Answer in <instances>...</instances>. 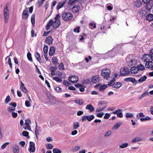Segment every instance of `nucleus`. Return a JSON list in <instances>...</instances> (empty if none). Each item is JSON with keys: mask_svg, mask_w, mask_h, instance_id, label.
I'll list each match as a JSON object with an SVG mask.
<instances>
[{"mask_svg": "<svg viewBox=\"0 0 153 153\" xmlns=\"http://www.w3.org/2000/svg\"><path fill=\"white\" fill-rule=\"evenodd\" d=\"M78 1V0H70L68 2V4L70 5H72L76 3Z\"/></svg>", "mask_w": 153, "mask_h": 153, "instance_id": "33", "label": "nucleus"}, {"mask_svg": "<svg viewBox=\"0 0 153 153\" xmlns=\"http://www.w3.org/2000/svg\"><path fill=\"white\" fill-rule=\"evenodd\" d=\"M73 17L72 15L70 13L66 12L63 13L62 15L63 19L65 21H69Z\"/></svg>", "mask_w": 153, "mask_h": 153, "instance_id": "2", "label": "nucleus"}, {"mask_svg": "<svg viewBox=\"0 0 153 153\" xmlns=\"http://www.w3.org/2000/svg\"><path fill=\"white\" fill-rule=\"evenodd\" d=\"M28 151L30 152H34L35 151V143L33 142H30V148Z\"/></svg>", "mask_w": 153, "mask_h": 153, "instance_id": "7", "label": "nucleus"}, {"mask_svg": "<svg viewBox=\"0 0 153 153\" xmlns=\"http://www.w3.org/2000/svg\"><path fill=\"white\" fill-rule=\"evenodd\" d=\"M151 119H152L151 117L148 116H147L144 118H141L140 119V120L142 122H143L146 120H150Z\"/></svg>", "mask_w": 153, "mask_h": 153, "instance_id": "29", "label": "nucleus"}, {"mask_svg": "<svg viewBox=\"0 0 153 153\" xmlns=\"http://www.w3.org/2000/svg\"><path fill=\"white\" fill-rule=\"evenodd\" d=\"M107 87V85L104 84L101 85L99 88V90L101 91H103Z\"/></svg>", "mask_w": 153, "mask_h": 153, "instance_id": "25", "label": "nucleus"}, {"mask_svg": "<svg viewBox=\"0 0 153 153\" xmlns=\"http://www.w3.org/2000/svg\"><path fill=\"white\" fill-rule=\"evenodd\" d=\"M53 153H61V151L57 148L54 149L53 150Z\"/></svg>", "mask_w": 153, "mask_h": 153, "instance_id": "41", "label": "nucleus"}, {"mask_svg": "<svg viewBox=\"0 0 153 153\" xmlns=\"http://www.w3.org/2000/svg\"><path fill=\"white\" fill-rule=\"evenodd\" d=\"M94 116L93 115H91L89 116H87V120L89 121H90L94 119Z\"/></svg>", "mask_w": 153, "mask_h": 153, "instance_id": "31", "label": "nucleus"}, {"mask_svg": "<svg viewBox=\"0 0 153 153\" xmlns=\"http://www.w3.org/2000/svg\"><path fill=\"white\" fill-rule=\"evenodd\" d=\"M35 57L36 58L38 61H39L40 63L42 62L40 61L41 60V59L39 54V53L36 52V53H35Z\"/></svg>", "mask_w": 153, "mask_h": 153, "instance_id": "24", "label": "nucleus"}, {"mask_svg": "<svg viewBox=\"0 0 153 153\" xmlns=\"http://www.w3.org/2000/svg\"><path fill=\"white\" fill-rule=\"evenodd\" d=\"M46 148L47 149H52L53 148V145L50 143H48L46 145Z\"/></svg>", "mask_w": 153, "mask_h": 153, "instance_id": "42", "label": "nucleus"}, {"mask_svg": "<svg viewBox=\"0 0 153 153\" xmlns=\"http://www.w3.org/2000/svg\"><path fill=\"white\" fill-rule=\"evenodd\" d=\"M106 105L104 106V107L102 108H97L96 109V111L97 112H100L106 108Z\"/></svg>", "mask_w": 153, "mask_h": 153, "instance_id": "46", "label": "nucleus"}, {"mask_svg": "<svg viewBox=\"0 0 153 153\" xmlns=\"http://www.w3.org/2000/svg\"><path fill=\"white\" fill-rule=\"evenodd\" d=\"M68 80L73 83L77 82L78 80V78L75 75H72L69 77Z\"/></svg>", "mask_w": 153, "mask_h": 153, "instance_id": "6", "label": "nucleus"}, {"mask_svg": "<svg viewBox=\"0 0 153 153\" xmlns=\"http://www.w3.org/2000/svg\"><path fill=\"white\" fill-rule=\"evenodd\" d=\"M28 16V11L27 10H24L22 13V18L25 19H27Z\"/></svg>", "mask_w": 153, "mask_h": 153, "instance_id": "15", "label": "nucleus"}, {"mask_svg": "<svg viewBox=\"0 0 153 153\" xmlns=\"http://www.w3.org/2000/svg\"><path fill=\"white\" fill-rule=\"evenodd\" d=\"M149 95V93L147 91L145 92L144 93L142 94L141 95L138 97L137 98V100H140L142 99L145 96H146Z\"/></svg>", "mask_w": 153, "mask_h": 153, "instance_id": "23", "label": "nucleus"}, {"mask_svg": "<svg viewBox=\"0 0 153 153\" xmlns=\"http://www.w3.org/2000/svg\"><path fill=\"white\" fill-rule=\"evenodd\" d=\"M145 8L148 10H150L151 9L152 6L150 4H147L146 5Z\"/></svg>", "mask_w": 153, "mask_h": 153, "instance_id": "51", "label": "nucleus"}, {"mask_svg": "<svg viewBox=\"0 0 153 153\" xmlns=\"http://www.w3.org/2000/svg\"><path fill=\"white\" fill-rule=\"evenodd\" d=\"M111 134V131H109L106 132V133L104 134V136L105 137H107L108 136H109Z\"/></svg>", "mask_w": 153, "mask_h": 153, "instance_id": "52", "label": "nucleus"}, {"mask_svg": "<svg viewBox=\"0 0 153 153\" xmlns=\"http://www.w3.org/2000/svg\"><path fill=\"white\" fill-rule=\"evenodd\" d=\"M54 22L53 21L52 19H51L48 23L47 24L46 26V29L47 30H48L50 29V27L52 26Z\"/></svg>", "mask_w": 153, "mask_h": 153, "instance_id": "16", "label": "nucleus"}, {"mask_svg": "<svg viewBox=\"0 0 153 153\" xmlns=\"http://www.w3.org/2000/svg\"><path fill=\"white\" fill-rule=\"evenodd\" d=\"M80 7L78 5H74L71 9L72 11L74 13H77L79 12Z\"/></svg>", "mask_w": 153, "mask_h": 153, "instance_id": "9", "label": "nucleus"}, {"mask_svg": "<svg viewBox=\"0 0 153 153\" xmlns=\"http://www.w3.org/2000/svg\"><path fill=\"white\" fill-rule=\"evenodd\" d=\"M110 114L108 113H106L105 116L104 117V119H108L110 117Z\"/></svg>", "mask_w": 153, "mask_h": 153, "instance_id": "53", "label": "nucleus"}, {"mask_svg": "<svg viewBox=\"0 0 153 153\" xmlns=\"http://www.w3.org/2000/svg\"><path fill=\"white\" fill-rule=\"evenodd\" d=\"M63 84L66 86H68L69 85H71L70 83L66 80H64V81Z\"/></svg>", "mask_w": 153, "mask_h": 153, "instance_id": "59", "label": "nucleus"}, {"mask_svg": "<svg viewBox=\"0 0 153 153\" xmlns=\"http://www.w3.org/2000/svg\"><path fill=\"white\" fill-rule=\"evenodd\" d=\"M15 146L16 147L13 146V152L14 153H18L19 149V147L17 145H16Z\"/></svg>", "mask_w": 153, "mask_h": 153, "instance_id": "32", "label": "nucleus"}, {"mask_svg": "<svg viewBox=\"0 0 153 153\" xmlns=\"http://www.w3.org/2000/svg\"><path fill=\"white\" fill-rule=\"evenodd\" d=\"M125 116L126 118H131L133 116V114L129 113H126Z\"/></svg>", "mask_w": 153, "mask_h": 153, "instance_id": "43", "label": "nucleus"}, {"mask_svg": "<svg viewBox=\"0 0 153 153\" xmlns=\"http://www.w3.org/2000/svg\"><path fill=\"white\" fill-rule=\"evenodd\" d=\"M137 66L138 71L139 70L142 71L145 69L144 66L141 64L138 65Z\"/></svg>", "mask_w": 153, "mask_h": 153, "instance_id": "26", "label": "nucleus"}, {"mask_svg": "<svg viewBox=\"0 0 153 153\" xmlns=\"http://www.w3.org/2000/svg\"><path fill=\"white\" fill-rule=\"evenodd\" d=\"M25 105L27 107H30V104L29 101L26 100L25 102Z\"/></svg>", "mask_w": 153, "mask_h": 153, "instance_id": "58", "label": "nucleus"}, {"mask_svg": "<svg viewBox=\"0 0 153 153\" xmlns=\"http://www.w3.org/2000/svg\"><path fill=\"white\" fill-rule=\"evenodd\" d=\"M139 13L142 16H143L145 15L147 13V12L146 10L143 9L140 10L139 11Z\"/></svg>", "mask_w": 153, "mask_h": 153, "instance_id": "22", "label": "nucleus"}, {"mask_svg": "<svg viewBox=\"0 0 153 153\" xmlns=\"http://www.w3.org/2000/svg\"><path fill=\"white\" fill-rule=\"evenodd\" d=\"M146 19L149 21L153 20V14L151 13L149 14L146 16Z\"/></svg>", "mask_w": 153, "mask_h": 153, "instance_id": "20", "label": "nucleus"}, {"mask_svg": "<svg viewBox=\"0 0 153 153\" xmlns=\"http://www.w3.org/2000/svg\"><path fill=\"white\" fill-rule=\"evenodd\" d=\"M142 139L140 137H136L133 139L132 141L133 143H134L137 141H139L141 140Z\"/></svg>", "mask_w": 153, "mask_h": 153, "instance_id": "36", "label": "nucleus"}, {"mask_svg": "<svg viewBox=\"0 0 153 153\" xmlns=\"http://www.w3.org/2000/svg\"><path fill=\"white\" fill-rule=\"evenodd\" d=\"M148 65L147 64V63H146L145 66L146 68H151V70H153V64L152 63L150 62L149 63H148Z\"/></svg>", "mask_w": 153, "mask_h": 153, "instance_id": "21", "label": "nucleus"}, {"mask_svg": "<svg viewBox=\"0 0 153 153\" xmlns=\"http://www.w3.org/2000/svg\"><path fill=\"white\" fill-rule=\"evenodd\" d=\"M74 102L76 104L79 105H81L83 103V102L82 100L81 101L79 99H76L74 101Z\"/></svg>", "mask_w": 153, "mask_h": 153, "instance_id": "28", "label": "nucleus"}, {"mask_svg": "<svg viewBox=\"0 0 153 153\" xmlns=\"http://www.w3.org/2000/svg\"><path fill=\"white\" fill-rule=\"evenodd\" d=\"M22 91L24 92L25 93H27L28 92V91L26 88L25 87L23 88H22L21 89Z\"/></svg>", "mask_w": 153, "mask_h": 153, "instance_id": "63", "label": "nucleus"}, {"mask_svg": "<svg viewBox=\"0 0 153 153\" xmlns=\"http://www.w3.org/2000/svg\"><path fill=\"white\" fill-rule=\"evenodd\" d=\"M143 59L144 61L146 62L147 64L148 65V63H149L150 62H152V57L149 54H145L143 55Z\"/></svg>", "mask_w": 153, "mask_h": 153, "instance_id": "5", "label": "nucleus"}, {"mask_svg": "<svg viewBox=\"0 0 153 153\" xmlns=\"http://www.w3.org/2000/svg\"><path fill=\"white\" fill-rule=\"evenodd\" d=\"M27 57L28 59L30 61L32 62V59L31 57V54L30 53L28 52L27 53Z\"/></svg>", "mask_w": 153, "mask_h": 153, "instance_id": "38", "label": "nucleus"}, {"mask_svg": "<svg viewBox=\"0 0 153 153\" xmlns=\"http://www.w3.org/2000/svg\"><path fill=\"white\" fill-rule=\"evenodd\" d=\"M8 8V4H6L5 5L4 11L5 22L6 23H7V22L8 18L9 17V11Z\"/></svg>", "mask_w": 153, "mask_h": 153, "instance_id": "3", "label": "nucleus"}, {"mask_svg": "<svg viewBox=\"0 0 153 153\" xmlns=\"http://www.w3.org/2000/svg\"><path fill=\"white\" fill-rule=\"evenodd\" d=\"M45 1V0H41V1H38V7H40L42 6Z\"/></svg>", "mask_w": 153, "mask_h": 153, "instance_id": "48", "label": "nucleus"}, {"mask_svg": "<svg viewBox=\"0 0 153 153\" xmlns=\"http://www.w3.org/2000/svg\"><path fill=\"white\" fill-rule=\"evenodd\" d=\"M55 48L53 46L50 47L49 52V54L50 56H52L54 55L55 53Z\"/></svg>", "mask_w": 153, "mask_h": 153, "instance_id": "14", "label": "nucleus"}, {"mask_svg": "<svg viewBox=\"0 0 153 153\" xmlns=\"http://www.w3.org/2000/svg\"><path fill=\"white\" fill-rule=\"evenodd\" d=\"M104 113L103 112H101L97 114L96 116L99 117H102L104 115Z\"/></svg>", "mask_w": 153, "mask_h": 153, "instance_id": "50", "label": "nucleus"}, {"mask_svg": "<svg viewBox=\"0 0 153 153\" xmlns=\"http://www.w3.org/2000/svg\"><path fill=\"white\" fill-rule=\"evenodd\" d=\"M31 122L29 119H27L26 120L25 123V130L28 129L29 130H31V128L29 125V123H31Z\"/></svg>", "mask_w": 153, "mask_h": 153, "instance_id": "8", "label": "nucleus"}, {"mask_svg": "<svg viewBox=\"0 0 153 153\" xmlns=\"http://www.w3.org/2000/svg\"><path fill=\"white\" fill-rule=\"evenodd\" d=\"M22 134L24 136L26 137L28 136L29 133L27 131H24L22 132Z\"/></svg>", "mask_w": 153, "mask_h": 153, "instance_id": "55", "label": "nucleus"}, {"mask_svg": "<svg viewBox=\"0 0 153 153\" xmlns=\"http://www.w3.org/2000/svg\"><path fill=\"white\" fill-rule=\"evenodd\" d=\"M65 3V2L64 1H62L59 3L57 6V9L59 10L64 5Z\"/></svg>", "mask_w": 153, "mask_h": 153, "instance_id": "27", "label": "nucleus"}, {"mask_svg": "<svg viewBox=\"0 0 153 153\" xmlns=\"http://www.w3.org/2000/svg\"><path fill=\"white\" fill-rule=\"evenodd\" d=\"M110 73V70L108 68H105L102 70L101 75L104 78L107 79L109 77Z\"/></svg>", "mask_w": 153, "mask_h": 153, "instance_id": "4", "label": "nucleus"}, {"mask_svg": "<svg viewBox=\"0 0 153 153\" xmlns=\"http://www.w3.org/2000/svg\"><path fill=\"white\" fill-rule=\"evenodd\" d=\"M147 76H146L144 75L142 77H141L138 80V81L139 82H143V81H145L146 80V79H147Z\"/></svg>", "mask_w": 153, "mask_h": 153, "instance_id": "35", "label": "nucleus"}, {"mask_svg": "<svg viewBox=\"0 0 153 153\" xmlns=\"http://www.w3.org/2000/svg\"><path fill=\"white\" fill-rule=\"evenodd\" d=\"M120 76H128L130 74L129 69L126 67L122 68L120 70Z\"/></svg>", "mask_w": 153, "mask_h": 153, "instance_id": "1", "label": "nucleus"}, {"mask_svg": "<svg viewBox=\"0 0 153 153\" xmlns=\"http://www.w3.org/2000/svg\"><path fill=\"white\" fill-rule=\"evenodd\" d=\"M53 39L51 36H48L45 39L46 42L48 45L52 44Z\"/></svg>", "mask_w": 153, "mask_h": 153, "instance_id": "13", "label": "nucleus"}, {"mask_svg": "<svg viewBox=\"0 0 153 153\" xmlns=\"http://www.w3.org/2000/svg\"><path fill=\"white\" fill-rule=\"evenodd\" d=\"M11 100L10 96L8 95L5 99L4 102L6 104L8 103Z\"/></svg>", "mask_w": 153, "mask_h": 153, "instance_id": "37", "label": "nucleus"}, {"mask_svg": "<svg viewBox=\"0 0 153 153\" xmlns=\"http://www.w3.org/2000/svg\"><path fill=\"white\" fill-rule=\"evenodd\" d=\"M52 62L54 64L58 65L59 63L58 62V60L57 59L56 57H53L52 59Z\"/></svg>", "mask_w": 153, "mask_h": 153, "instance_id": "30", "label": "nucleus"}, {"mask_svg": "<svg viewBox=\"0 0 153 153\" xmlns=\"http://www.w3.org/2000/svg\"><path fill=\"white\" fill-rule=\"evenodd\" d=\"M48 46L45 45L43 48V51L44 53H48Z\"/></svg>", "mask_w": 153, "mask_h": 153, "instance_id": "45", "label": "nucleus"}, {"mask_svg": "<svg viewBox=\"0 0 153 153\" xmlns=\"http://www.w3.org/2000/svg\"><path fill=\"white\" fill-rule=\"evenodd\" d=\"M128 144L127 143H123L122 145H120V148H124L128 146Z\"/></svg>", "mask_w": 153, "mask_h": 153, "instance_id": "44", "label": "nucleus"}, {"mask_svg": "<svg viewBox=\"0 0 153 153\" xmlns=\"http://www.w3.org/2000/svg\"><path fill=\"white\" fill-rule=\"evenodd\" d=\"M60 20H56L53 22V28L56 29L59 27L60 24Z\"/></svg>", "mask_w": 153, "mask_h": 153, "instance_id": "11", "label": "nucleus"}, {"mask_svg": "<svg viewBox=\"0 0 153 153\" xmlns=\"http://www.w3.org/2000/svg\"><path fill=\"white\" fill-rule=\"evenodd\" d=\"M121 125V123H116L115 124L114 127L115 129H118L120 127Z\"/></svg>", "mask_w": 153, "mask_h": 153, "instance_id": "47", "label": "nucleus"}, {"mask_svg": "<svg viewBox=\"0 0 153 153\" xmlns=\"http://www.w3.org/2000/svg\"><path fill=\"white\" fill-rule=\"evenodd\" d=\"M31 22L32 25H34L35 24V15L33 14L32 16L31 19Z\"/></svg>", "mask_w": 153, "mask_h": 153, "instance_id": "34", "label": "nucleus"}, {"mask_svg": "<svg viewBox=\"0 0 153 153\" xmlns=\"http://www.w3.org/2000/svg\"><path fill=\"white\" fill-rule=\"evenodd\" d=\"M79 127V124L78 122H75L74 123L73 129H76Z\"/></svg>", "mask_w": 153, "mask_h": 153, "instance_id": "40", "label": "nucleus"}, {"mask_svg": "<svg viewBox=\"0 0 153 153\" xmlns=\"http://www.w3.org/2000/svg\"><path fill=\"white\" fill-rule=\"evenodd\" d=\"M36 127L35 128V132L36 136V137H37V136H38L39 135V131L38 129H37V126L36 125Z\"/></svg>", "mask_w": 153, "mask_h": 153, "instance_id": "57", "label": "nucleus"}, {"mask_svg": "<svg viewBox=\"0 0 153 153\" xmlns=\"http://www.w3.org/2000/svg\"><path fill=\"white\" fill-rule=\"evenodd\" d=\"M117 116L118 117L122 118L123 117V113L121 112H119L117 113Z\"/></svg>", "mask_w": 153, "mask_h": 153, "instance_id": "56", "label": "nucleus"}, {"mask_svg": "<svg viewBox=\"0 0 153 153\" xmlns=\"http://www.w3.org/2000/svg\"><path fill=\"white\" fill-rule=\"evenodd\" d=\"M91 82L94 83H98L100 80V79L98 76H95L92 77Z\"/></svg>", "mask_w": 153, "mask_h": 153, "instance_id": "10", "label": "nucleus"}, {"mask_svg": "<svg viewBox=\"0 0 153 153\" xmlns=\"http://www.w3.org/2000/svg\"><path fill=\"white\" fill-rule=\"evenodd\" d=\"M79 90L81 92H83L84 91V87L82 85L79 87Z\"/></svg>", "mask_w": 153, "mask_h": 153, "instance_id": "62", "label": "nucleus"}, {"mask_svg": "<svg viewBox=\"0 0 153 153\" xmlns=\"http://www.w3.org/2000/svg\"><path fill=\"white\" fill-rule=\"evenodd\" d=\"M81 120L82 121L84 122L87 120V116H84L82 118Z\"/></svg>", "mask_w": 153, "mask_h": 153, "instance_id": "61", "label": "nucleus"}, {"mask_svg": "<svg viewBox=\"0 0 153 153\" xmlns=\"http://www.w3.org/2000/svg\"><path fill=\"white\" fill-rule=\"evenodd\" d=\"M53 79L56 80L57 82H60L62 81V79L61 78H59L58 77H53Z\"/></svg>", "mask_w": 153, "mask_h": 153, "instance_id": "39", "label": "nucleus"}, {"mask_svg": "<svg viewBox=\"0 0 153 153\" xmlns=\"http://www.w3.org/2000/svg\"><path fill=\"white\" fill-rule=\"evenodd\" d=\"M124 81L126 82H131L133 83L136 82L137 81L134 78L132 77L126 78L124 79Z\"/></svg>", "mask_w": 153, "mask_h": 153, "instance_id": "17", "label": "nucleus"}, {"mask_svg": "<svg viewBox=\"0 0 153 153\" xmlns=\"http://www.w3.org/2000/svg\"><path fill=\"white\" fill-rule=\"evenodd\" d=\"M122 85V84L120 82H117L114 83L113 85V87L116 89H118Z\"/></svg>", "mask_w": 153, "mask_h": 153, "instance_id": "19", "label": "nucleus"}, {"mask_svg": "<svg viewBox=\"0 0 153 153\" xmlns=\"http://www.w3.org/2000/svg\"><path fill=\"white\" fill-rule=\"evenodd\" d=\"M130 71L132 74H136L138 72V70L137 66H133L131 67Z\"/></svg>", "mask_w": 153, "mask_h": 153, "instance_id": "12", "label": "nucleus"}, {"mask_svg": "<svg viewBox=\"0 0 153 153\" xmlns=\"http://www.w3.org/2000/svg\"><path fill=\"white\" fill-rule=\"evenodd\" d=\"M149 53L152 58H153V48L150 50Z\"/></svg>", "mask_w": 153, "mask_h": 153, "instance_id": "64", "label": "nucleus"}, {"mask_svg": "<svg viewBox=\"0 0 153 153\" xmlns=\"http://www.w3.org/2000/svg\"><path fill=\"white\" fill-rule=\"evenodd\" d=\"M58 68L60 70H63L64 69V66L62 63H61L58 66Z\"/></svg>", "mask_w": 153, "mask_h": 153, "instance_id": "49", "label": "nucleus"}, {"mask_svg": "<svg viewBox=\"0 0 153 153\" xmlns=\"http://www.w3.org/2000/svg\"><path fill=\"white\" fill-rule=\"evenodd\" d=\"M85 109L89 110L90 112H93L94 110V108L91 104L87 105L85 107Z\"/></svg>", "mask_w": 153, "mask_h": 153, "instance_id": "18", "label": "nucleus"}, {"mask_svg": "<svg viewBox=\"0 0 153 153\" xmlns=\"http://www.w3.org/2000/svg\"><path fill=\"white\" fill-rule=\"evenodd\" d=\"M80 149V146H75V148H74L73 150L75 151L79 150Z\"/></svg>", "mask_w": 153, "mask_h": 153, "instance_id": "60", "label": "nucleus"}, {"mask_svg": "<svg viewBox=\"0 0 153 153\" xmlns=\"http://www.w3.org/2000/svg\"><path fill=\"white\" fill-rule=\"evenodd\" d=\"M9 143L8 142H6L3 144L1 146L2 149H4L6 147V146L8 145Z\"/></svg>", "mask_w": 153, "mask_h": 153, "instance_id": "54", "label": "nucleus"}]
</instances>
